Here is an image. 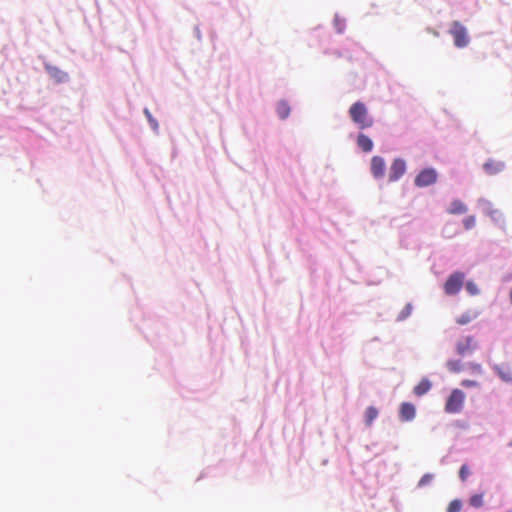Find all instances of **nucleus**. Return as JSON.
Here are the masks:
<instances>
[{"label": "nucleus", "mask_w": 512, "mask_h": 512, "mask_svg": "<svg viewBox=\"0 0 512 512\" xmlns=\"http://www.w3.org/2000/svg\"><path fill=\"white\" fill-rule=\"evenodd\" d=\"M349 116L360 128L365 129L373 125V119L369 116L368 109L363 102H355L349 109Z\"/></svg>", "instance_id": "nucleus-1"}, {"label": "nucleus", "mask_w": 512, "mask_h": 512, "mask_svg": "<svg viewBox=\"0 0 512 512\" xmlns=\"http://www.w3.org/2000/svg\"><path fill=\"white\" fill-rule=\"evenodd\" d=\"M465 398V393L462 390H452L445 403V412L449 414L460 413L463 410Z\"/></svg>", "instance_id": "nucleus-2"}, {"label": "nucleus", "mask_w": 512, "mask_h": 512, "mask_svg": "<svg viewBox=\"0 0 512 512\" xmlns=\"http://www.w3.org/2000/svg\"><path fill=\"white\" fill-rule=\"evenodd\" d=\"M449 34L452 36L454 45L457 48H464L470 42L466 27L459 21L451 23Z\"/></svg>", "instance_id": "nucleus-3"}, {"label": "nucleus", "mask_w": 512, "mask_h": 512, "mask_svg": "<svg viewBox=\"0 0 512 512\" xmlns=\"http://www.w3.org/2000/svg\"><path fill=\"white\" fill-rule=\"evenodd\" d=\"M464 273L462 272H454L451 274L444 284V291L447 295H455L457 294L464 283Z\"/></svg>", "instance_id": "nucleus-4"}, {"label": "nucleus", "mask_w": 512, "mask_h": 512, "mask_svg": "<svg viewBox=\"0 0 512 512\" xmlns=\"http://www.w3.org/2000/svg\"><path fill=\"white\" fill-rule=\"evenodd\" d=\"M437 181V173L433 168L423 169L415 177L414 183L417 187H427Z\"/></svg>", "instance_id": "nucleus-5"}, {"label": "nucleus", "mask_w": 512, "mask_h": 512, "mask_svg": "<svg viewBox=\"0 0 512 512\" xmlns=\"http://www.w3.org/2000/svg\"><path fill=\"white\" fill-rule=\"evenodd\" d=\"M406 172V163L403 159L397 158L395 159L389 170V181L395 182L399 180Z\"/></svg>", "instance_id": "nucleus-6"}, {"label": "nucleus", "mask_w": 512, "mask_h": 512, "mask_svg": "<svg viewBox=\"0 0 512 512\" xmlns=\"http://www.w3.org/2000/svg\"><path fill=\"white\" fill-rule=\"evenodd\" d=\"M476 347L475 340L472 336H467L456 344V350L459 355H465L472 352Z\"/></svg>", "instance_id": "nucleus-7"}, {"label": "nucleus", "mask_w": 512, "mask_h": 512, "mask_svg": "<svg viewBox=\"0 0 512 512\" xmlns=\"http://www.w3.org/2000/svg\"><path fill=\"white\" fill-rule=\"evenodd\" d=\"M415 415H416V409L412 403L403 402L400 405L399 417H400L401 421H403V422L411 421L415 418Z\"/></svg>", "instance_id": "nucleus-8"}, {"label": "nucleus", "mask_w": 512, "mask_h": 512, "mask_svg": "<svg viewBox=\"0 0 512 512\" xmlns=\"http://www.w3.org/2000/svg\"><path fill=\"white\" fill-rule=\"evenodd\" d=\"M371 173L375 178H382L385 173V161L380 156L371 159Z\"/></svg>", "instance_id": "nucleus-9"}, {"label": "nucleus", "mask_w": 512, "mask_h": 512, "mask_svg": "<svg viewBox=\"0 0 512 512\" xmlns=\"http://www.w3.org/2000/svg\"><path fill=\"white\" fill-rule=\"evenodd\" d=\"M432 384L427 378H423L413 389V392L416 396L421 397L428 393L431 389Z\"/></svg>", "instance_id": "nucleus-10"}, {"label": "nucleus", "mask_w": 512, "mask_h": 512, "mask_svg": "<svg viewBox=\"0 0 512 512\" xmlns=\"http://www.w3.org/2000/svg\"><path fill=\"white\" fill-rule=\"evenodd\" d=\"M357 145L364 152H370L373 149L372 140L365 134L360 133L357 137Z\"/></svg>", "instance_id": "nucleus-11"}, {"label": "nucleus", "mask_w": 512, "mask_h": 512, "mask_svg": "<svg viewBox=\"0 0 512 512\" xmlns=\"http://www.w3.org/2000/svg\"><path fill=\"white\" fill-rule=\"evenodd\" d=\"M466 211H467V207L460 200H454L451 203V205H450V207L448 209V213L449 214H454V215H456V214H464V213H466Z\"/></svg>", "instance_id": "nucleus-12"}, {"label": "nucleus", "mask_w": 512, "mask_h": 512, "mask_svg": "<svg viewBox=\"0 0 512 512\" xmlns=\"http://www.w3.org/2000/svg\"><path fill=\"white\" fill-rule=\"evenodd\" d=\"M378 410L374 406H369L365 411V422L366 425L370 426L372 422L377 418Z\"/></svg>", "instance_id": "nucleus-13"}, {"label": "nucleus", "mask_w": 512, "mask_h": 512, "mask_svg": "<svg viewBox=\"0 0 512 512\" xmlns=\"http://www.w3.org/2000/svg\"><path fill=\"white\" fill-rule=\"evenodd\" d=\"M290 113V107L286 102H279L277 105V114L281 119L288 117Z\"/></svg>", "instance_id": "nucleus-14"}, {"label": "nucleus", "mask_w": 512, "mask_h": 512, "mask_svg": "<svg viewBox=\"0 0 512 512\" xmlns=\"http://www.w3.org/2000/svg\"><path fill=\"white\" fill-rule=\"evenodd\" d=\"M502 164L489 161L484 164V169L488 174H495L502 169Z\"/></svg>", "instance_id": "nucleus-15"}, {"label": "nucleus", "mask_w": 512, "mask_h": 512, "mask_svg": "<svg viewBox=\"0 0 512 512\" xmlns=\"http://www.w3.org/2000/svg\"><path fill=\"white\" fill-rule=\"evenodd\" d=\"M477 316V313L467 312L462 314L460 317L457 318L456 322L459 325H465L470 323L473 319H475Z\"/></svg>", "instance_id": "nucleus-16"}, {"label": "nucleus", "mask_w": 512, "mask_h": 512, "mask_svg": "<svg viewBox=\"0 0 512 512\" xmlns=\"http://www.w3.org/2000/svg\"><path fill=\"white\" fill-rule=\"evenodd\" d=\"M483 496H484L483 494H475V495L471 496L469 499L470 505L474 508L482 507L484 504Z\"/></svg>", "instance_id": "nucleus-17"}, {"label": "nucleus", "mask_w": 512, "mask_h": 512, "mask_svg": "<svg viewBox=\"0 0 512 512\" xmlns=\"http://www.w3.org/2000/svg\"><path fill=\"white\" fill-rule=\"evenodd\" d=\"M447 367L451 372H460L462 369V364L458 360H450L447 362Z\"/></svg>", "instance_id": "nucleus-18"}, {"label": "nucleus", "mask_w": 512, "mask_h": 512, "mask_svg": "<svg viewBox=\"0 0 512 512\" xmlns=\"http://www.w3.org/2000/svg\"><path fill=\"white\" fill-rule=\"evenodd\" d=\"M462 503L460 500H453L450 502L447 508V512H460Z\"/></svg>", "instance_id": "nucleus-19"}, {"label": "nucleus", "mask_w": 512, "mask_h": 512, "mask_svg": "<svg viewBox=\"0 0 512 512\" xmlns=\"http://www.w3.org/2000/svg\"><path fill=\"white\" fill-rule=\"evenodd\" d=\"M51 75L58 81V82H63L65 81L68 76L65 72H62L58 69H53L52 72H51Z\"/></svg>", "instance_id": "nucleus-20"}, {"label": "nucleus", "mask_w": 512, "mask_h": 512, "mask_svg": "<svg viewBox=\"0 0 512 512\" xmlns=\"http://www.w3.org/2000/svg\"><path fill=\"white\" fill-rule=\"evenodd\" d=\"M470 474L469 468L467 465H462L459 471V477L462 481H466Z\"/></svg>", "instance_id": "nucleus-21"}, {"label": "nucleus", "mask_w": 512, "mask_h": 512, "mask_svg": "<svg viewBox=\"0 0 512 512\" xmlns=\"http://www.w3.org/2000/svg\"><path fill=\"white\" fill-rule=\"evenodd\" d=\"M475 222H476V220H475L474 216H469V217L465 218L463 221L465 229L469 230V229L473 228L475 226Z\"/></svg>", "instance_id": "nucleus-22"}, {"label": "nucleus", "mask_w": 512, "mask_h": 512, "mask_svg": "<svg viewBox=\"0 0 512 512\" xmlns=\"http://www.w3.org/2000/svg\"><path fill=\"white\" fill-rule=\"evenodd\" d=\"M466 290L467 292L470 294V295H476L478 294V288L476 286V284H474L473 282H467L466 283Z\"/></svg>", "instance_id": "nucleus-23"}, {"label": "nucleus", "mask_w": 512, "mask_h": 512, "mask_svg": "<svg viewBox=\"0 0 512 512\" xmlns=\"http://www.w3.org/2000/svg\"><path fill=\"white\" fill-rule=\"evenodd\" d=\"M461 385L463 387H466V388H469V387H477L478 386V382L477 381H474V380H463L461 382Z\"/></svg>", "instance_id": "nucleus-24"}, {"label": "nucleus", "mask_w": 512, "mask_h": 512, "mask_svg": "<svg viewBox=\"0 0 512 512\" xmlns=\"http://www.w3.org/2000/svg\"><path fill=\"white\" fill-rule=\"evenodd\" d=\"M412 306L410 304L406 305L403 311L401 312V319L408 317L411 313Z\"/></svg>", "instance_id": "nucleus-25"}, {"label": "nucleus", "mask_w": 512, "mask_h": 512, "mask_svg": "<svg viewBox=\"0 0 512 512\" xmlns=\"http://www.w3.org/2000/svg\"><path fill=\"white\" fill-rule=\"evenodd\" d=\"M429 481V476L428 475H425L421 480H420V484H424L426 482Z\"/></svg>", "instance_id": "nucleus-26"}, {"label": "nucleus", "mask_w": 512, "mask_h": 512, "mask_svg": "<svg viewBox=\"0 0 512 512\" xmlns=\"http://www.w3.org/2000/svg\"><path fill=\"white\" fill-rule=\"evenodd\" d=\"M473 369L477 372H481V366L479 364L473 365Z\"/></svg>", "instance_id": "nucleus-27"}, {"label": "nucleus", "mask_w": 512, "mask_h": 512, "mask_svg": "<svg viewBox=\"0 0 512 512\" xmlns=\"http://www.w3.org/2000/svg\"><path fill=\"white\" fill-rule=\"evenodd\" d=\"M501 378L508 380L507 378H505V376L503 374H501Z\"/></svg>", "instance_id": "nucleus-28"}]
</instances>
